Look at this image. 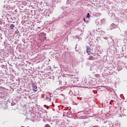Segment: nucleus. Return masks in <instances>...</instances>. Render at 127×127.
<instances>
[{"instance_id": "nucleus-7", "label": "nucleus", "mask_w": 127, "mask_h": 127, "mask_svg": "<svg viewBox=\"0 0 127 127\" xmlns=\"http://www.w3.org/2000/svg\"><path fill=\"white\" fill-rule=\"evenodd\" d=\"M86 17H87V18H89V17H90V14L88 13H87V15L86 16Z\"/></svg>"}, {"instance_id": "nucleus-6", "label": "nucleus", "mask_w": 127, "mask_h": 127, "mask_svg": "<svg viewBox=\"0 0 127 127\" xmlns=\"http://www.w3.org/2000/svg\"><path fill=\"white\" fill-rule=\"evenodd\" d=\"M44 127H51L50 126V125H48V124H46V125Z\"/></svg>"}, {"instance_id": "nucleus-3", "label": "nucleus", "mask_w": 127, "mask_h": 127, "mask_svg": "<svg viewBox=\"0 0 127 127\" xmlns=\"http://www.w3.org/2000/svg\"><path fill=\"white\" fill-rule=\"evenodd\" d=\"M32 87L34 92H37V90H36V89H37V86L35 84H32Z\"/></svg>"}, {"instance_id": "nucleus-8", "label": "nucleus", "mask_w": 127, "mask_h": 127, "mask_svg": "<svg viewBox=\"0 0 127 127\" xmlns=\"http://www.w3.org/2000/svg\"><path fill=\"white\" fill-rule=\"evenodd\" d=\"M83 20H84V21H86V20L85 19H83Z\"/></svg>"}, {"instance_id": "nucleus-1", "label": "nucleus", "mask_w": 127, "mask_h": 127, "mask_svg": "<svg viewBox=\"0 0 127 127\" xmlns=\"http://www.w3.org/2000/svg\"><path fill=\"white\" fill-rule=\"evenodd\" d=\"M88 60H91V61H93V60H96V59H98V57H94L92 56H90L88 58Z\"/></svg>"}, {"instance_id": "nucleus-5", "label": "nucleus", "mask_w": 127, "mask_h": 127, "mask_svg": "<svg viewBox=\"0 0 127 127\" xmlns=\"http://www.w3.org/2000/svg\"><path fill=\"white\" fill-rule=\"evenodd\" d=\"M14 27H15V26L13 25V24H11V25H10V29H11V30L13 29V28H14Z\"/></svg>"}, {"instance_id": "nucleus-4", "label": "nucleus", "mask_w": 127, "mask_h": 127, "mask_svg": "<svg viewBox=\"0 0 127 127\" xmlns=\"http://www.w3.org/2000/svg\"><path fill=\"white\" fill-rule=\"evenodd\" d=\"M116 24H112L110 26V30H113V29H115L116 28Z\"/></svg>"}, {"instance_id": "nucleus-2", "label": "nucleus", "mask_w": 127, "mask_h": 127, "mask_svg": "<svg viewBox=\"0 0 127 127\" xmlns=\"http://www.w3.org/2000/svg\"><path fill=\"white\" fill-rule=\"evenodd\" d=\"M91 51H92V49H91V48L89 47H87L86 53H87L88 55H90Z\"/></svg>"}]
</instances>
